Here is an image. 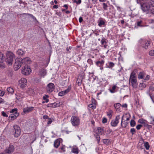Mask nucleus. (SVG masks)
I'll list each match as a JSON object with an SVG mask.
<instances>
[{
    "mask_svg": "<svg viewBox=\"0 0 154 154\" xmlns=\"http://www.w3.org/2000/svg\"><path fill=\"white\" fill-rule=\"evenodd\" d=\"M105 23V22L102 20H100L99 22L98 26L101 27L102 25H104Z\"/></svg>",
    "mask_w": 154,
    "mask_h": 154,
    "instance_id": "nucleus-38",
    "label": "nucleus"
},
{
    "mask_svg": "<svg viewBox=\"0 0 154 154\" xmlns=\"http://www.w3.org/2000/svg\"><path fill=\"white\" fill-rule=\"evenodd\" d=\"M71 121L72 125L74 126H77L80 124V119L78 117L76 116H72Z\"/></svg>",
    "mask_w": 154,
    "mask_h": 154,
    "instance_id": "nucleus-7",
    "label": "nucleus"
},
{
    "mask_svg": "<svg viewBox=\"0 0 154 154\" xmlns=\"http://www.w3.org/2000/svg\"><path fill=\"white\" fill-rule=\"evenodd\" d=\"M26 51L21 50L19 49L17 52V54L20 56H23L25 53Z\"/></svg>",
    "mask_w": 154,
    "mask_h": 154,
    "instance_id": "nucleus-20",
    "label": "nucleus"
},
{
    "mask_svg": "<svg viewBox=\"0 0 154 154\" xmlns=\"http://www.w3.org/2000/svg\"><path fill=\"white\" fill-rule=\"evenodd\" d=\"M120 119L119 115L116 116L115 119L112 120L110 123L112 127L116 126L119 122V120Z\"/></svg>",
    "mask_w": 154,
    "mask_h": 154,
    "instance_id": "nucleus-10",
    "label": "nucleus"
},
{
    "mask_svg": "<svg viewBox=\"0 0 154 154\" xmlns=\"http://www.w3.org/2000/svg\"><path fill=\"white\" fill-rule=\"evenodd\" d=\"M142 126L143 125H138L136 127V129L138 130H139L141 128Z\"/></svg>",
    "mask_w": 154,
    "mask_h": 154,
    "instance_id": "nucleus-52",
    "label": "nucleus"
},
{
    "mask_svg": "<svg viewBox=\"0 0 154 154\" xmlns=\"http://www.w3.org/2000/svg\"><path fill=\"white\" fill-rule=\"evenodd\" d=\"M72 152L74 153L78 154L79 153L78 149L77 148H73L72 149Z\"/></svg>",
    "mask_w": 154,
    "mask_h": 154,
    "instance_id": "nucleus-43",
    "label": "nucleus"
},
{
    "mask_svg": "<svg viewBox=\"0 0 154 154\" xmlns=\"http://www.w3.org/2000/svg\"><path fill=\"white\" fill-rule=\"evenodd\" d=\"M46 74V70L43 69L42 70L41 75L43 76H44Z\"/></svg>",
    "mask_w": 154,
    "mask_h": 154,
    "instance_id": "nucleus-48",
    "label": "nucleus"
},
{
    "mask_svg": "<svg viewBox=\"0 0 154 154\" xmlns=\"http://www.w3.org/2000/svg\"><path fill=\"white\" fill-rule=\"evenodd\" d=\"M49 119H50V120L48 121V123H47V124L48 125L51 124L52 122V121L51 120V119L50 118Z\"/></svg>",
    "mask_w": 154,
    "mask_h": 154,
    "instance_id": "nucleus-64",
    "label": "nucleus"
},
{
    "mask_svg": "<svg viewBox=\"0 0 154 154\" xmlns=\"http://www.w3.org/2000/svg\"><path fill=\"white\" fill-rule=\"evenodd\" d=\"M125 118L126 119V121H128L129 120L130 118L131 117V116L129 114H126L124 115Z\"/></svg>",
    "mask_w": 154,
    "mask_h": 154,
    "instance_id": "nucleus-34",
    "label": "nucleus"
},
{
    "mask_svg": "<svg viewBox=\"0 0 154 154\" xmlns=\"http://www.w3.org/2000/svg\"><path fill=\"white\" fill-rule=\"evenodd\" d=\"M49 48H50V55H51V53L52 52V51H51L52 47H51V46L50 43H49Z\"/></svg>",
    "mask_w": 154,
    "mask_h": 154,
    "instance_id": "nucleus-61",
    "label": "nucleus"
},
{
    "mask_svg": "<svg viewBox=\"0 0 154 154\" xmlns=\"http://www.w3.org/2000/svg\"><path fill=\"white\" fill-rule=\"evenodd\" d=\"M10 113L12 114H19L17 112V108H14L12 109L10 112Z\"/></svg>",
    "mask_w": 154,
    "mask_h": 154,
    "instance_id": "nucleus-31",
    "label": "nucleus"
},
{
    "mask_svg": "<svg viewBox=\"0 0 154 154\" xmlns=\"http://www.w3.org/2000/svg\"><path fill=\"white\" fill-rule=\"evenodd\" d=\"M7 91L10 94H12L14 92V90L12 88L9 87L7 89Z\"/></svg>",
    "mask_w": 154,
    "mask_h": 154,
    "instance_id": "nucleus-30",
    "label": "nucleus"
},
{
    "mask_svg": "<svg viewBox=\"0 0 154 154\" xmlns=\"http://www.w3.org/2000/svg\"><path fill=\"white\" fill-rule=\"evenodd\" d=\"M145 73L143 72H141L139 73L138 76V79H142L143 80L144 76H145Z\"/></svg>",
    "mask_w": 154,
    "mask_h": 154,
    "instance_id": "nucleus-19",
    "label": "nucleus"
},
{
    "mask_svg": "<svg viewBox=\"0 0 154 154\" xmlns=\"http://www.w3.org/2000/svg\"><path fill=\"white\" fill-rule=\"evenodd\" d=\"M4 100L3 99L0 97V103H4Z\"/></svg>",
    "mask_w": 154,
    "mask_h": 154,
    "instance_id": "nucleus-60",
    "label": "nucleus"
},
{
    "mask_svg": "<svg viewBox=\"0 0 154 154\" xmlns=\"http://www.w3.org/2000/svg\"><path fill=\"white\" fill-rule=\"evenodd\" d=\"M74 2H75L77 4H80L81 2V0H78V1L75 0Z\"/></svg>",
    "mask_w": 154,
    "mask_h": 154,
    "instance_id": "nucleus-56",
    "label": "nucleus"
},
{
    "mask_svg": "<svg viewBox=\"0 0 154 154\" xmlns=\"http://www.w3.org/2000/svg\"><path fill=\"white\" fill-rule=\"evenodd\" d=\"M145 85L143 83H141L139 85V88L140 89H142L143 88H145Z\"/></svg>",
    "mask_w": 154,
    "mask_h": 154,
    "instance_id": "nucleus-36",
    "label": "nucleus"
},
{
    "mask_svg": "<svg viewBox=\"0 0 154 154\" xmlns=\"http://www.w3.org/2000/svg\"><path fill=\"white\" fill-rule=\"evenodd\" d=\"M31 72V70L28 65H25L23 67L22 70V73L25 75H29Z\"/></svg>",
    "mask_w": 154,
    "mask_h": 154,
    "instance_id": "nucleus-8",
    "label": "nucleus"
},
{
    "mask_svg": "<svg viewBox=\"0 0 154 154\" xmlns=\"http://www.w3.org/2000/svg\"><path fill=\"white\" fill-rule=\"evenodd\" d=\"M19 114H11L8 117V120L9 122H11L16 119L19 116Z\"/></svg>",
    "mask_w": 154,
    "mask_h": 154,
    "instance_id": "nucleus-14",
    "label": "nucleus"
},
{
    "mask_svg": "<svg viewBox=\"0 0 154 154\" xmlns=\"http://www.w3.org/2000/svg\"><path fill=\"white\" fill-rule=\"evenodd\" d=\"M147 2L151 7H154V0H148Z\"/></svg>",
    "mask_w": 154,
    "mask_h": 154,
    "instance_id": "nucleus-32",
    "label": "nucleus"
},
{
    "mask_svg": "<svg viewBox=\"0 0 154 154\" xmlns=\"http://www.w3.org/2000/svg\"><path fill=\"white\" fill-rule=\"evenodd\" d=\"M14 150V146L12 145H10L8 148L5 150V152L6 153L9 154L12 152Z\"/></svg>",
    "mask_w": 154,
    "mask_h": 154,
    "instance_id": "nucleus-15",
    "label": "nucleus"
},
{
    "mask_svg": "<svg viewBox=\"0 0 154 154\" xmlns=\"http://www.w3.org/2000/svg\"><path fill=\"white\" fill-rule=\"evenodd\" d=\"M83 20L82 17H80L79 19V22L80 23H81V22H82L83 21Z\"/></svg>",
    "mask_w": 154,
    "mask_h": 154,
    "instance_id": "nucleus-63",
    "label": "nucleus"
},
{
    "mask_svg": "<svg viewBox=\"0 0 154 154\" xmlns=\"http://www.w3.org/2000/svg\"><path fill=\"white\" fill-rule=\"evenodd\" d=\"M33 107H27L23 109V112L24 113L29 112L32 111L33 110Z\"/></svg>",
    "mask_w": 154,
    "mask_h": 154,
    "instance_id": "nucleus-16",
    "label": "nucleus"
},
{
    "mask_svg": "<svg viewBox=\"0 0 154 154\" xmlns=\"http://www.w3.org/2000/svg\"><path fill=\"white\" fill-rule=\"evenodd\" d=\"M149 54L151 56H154V50H152L149 52Z\"/></svg>",
    "mask_w": 154,
    "mask_h": 154,
    "instance_id": "nucleus-49",
    "label": "nucleus"
},
{
    "mask_svg": "<svg viewBox=\"0 0 154 154\" xmlns=\"http://www.w3.org/2000/svg\"><path fill=\"white\" fill-rule=\"evenodd\" d=\"M87 62L90 65H92L93 64V60L91 59H88Z\"/></svg>",
    "mask_w": 154,
    "mask_h": 154,
    "instance_id": "nucleus-47",
    "label": "nucleus"
},
{
    "mask_svg": "<svg viewBox=\"0 0 154 154\" xmlns=\"http://www.w3.org/2000/svg\"><path fill=\"white\" fill-rule=\"evenodd\" d=\"M136 131L134 128H132L130 130V132L133 134L136 132Z\"/></svg>",
    "mask_w": 154,
    "mask_h": 154,
    "instance_id": "nucleus-50",
    "label": "nucleus"
},
{
    "mask_svg": "<svg viewBox=\"0 0 154 154\" xmlns=\"http://www.w3.org/2000/svg\"><path fill=\"white\" fill-rule=\"evenodd\" d=\"M139 43L140 45L143 48L147 49L150 45V41L145 39L141 38L139 40Z\"/></svg>",
    "mask_w": 154,
    "mask_h": 154,
    "instance_id": "nucleus-5",
    "label": "nucleus"
},
{
    "mask_svg": "<svg viewBox=\"0 0 154 154\" xmlns=\"http://www.w3.org/2000/svg\"><path fill=\"white\" fill-rule=\"evenodd\" d=\"M5 57L4 54L0 52V63H3L5 61Z\"/></svg>",
    "mask_w": 154,
    "mask_h": 154,
    "instance_id": "nucleus-21",
    "label": "nucleus"
},
{
    "mask_svg": "<svg viewBox=\"0 0 154 154\" xmlns=\"http://www.w3.org/2000/svg\"><path fill=\"white\" fill-rule=\"evenodd\" d=\"M107 43V40L105 38H103L101 40V43L102 45H103V47L105 48H106L107 46L106 45Z\"/></svg>",
    "mask_w": 154,
    "mask_h": 154,
    "instance_id": "nucleus-17",
    "label": "nucleus"
},
{
    "mask_svg": "<svg viewBox=\"0 0 154 154\" xmlns=\"http://www.w3.org/2000/svg\"><path fill=\"white\" fill-rule=\"evenodd\" d=\"M82 82V80H80L79 79H77L76 82V83L79 86H80L81 85Z\"/></svg>",
    "mask_w": 154,
    "mask_h": 154,
    "instance_id": "nucleus-44",
    "label": "nucleus"
},
{
    "mask_svg": "<svg viewBox=\"0 0 154 154\" xmlns=\"http://www.w3.org/2000/svg\"><path fill=\"white\" fill-rule=\"evenodd\" d=\"M150 76L149 75H147L146 77H144L143 80H142L143 82H146L149 80V79Z\"/></svg>",
    "mask_w": 154,
    "mask_h": 154,
    "instance_id": "nucleus-41",
    "label": "nucleus"
},
{
    "mask_svg": "<svg viewBox=\"0 0 154 154\" xmlns=\"http://www.w3.org/2000/svg\"><path fill=\"white\" fill-rule=\"evenodd\" d=\"M6 58H5V61L8 65H11L12 64L14 59L15 58L14 54L10 51H7L6 53Z\"/></svg>",
    "mask_w": 154,
    "mask_h": 154,
    "instance_id": "nucleus-2",
    "label": "nucleus"
},
{
    "mask_svg": "<svg viewBox=\"0 0 154 154\" xmlns=\"http://www.w3.org/2000/svg\"><path fill=\"white\" fill-rule=\"evenodd\" d=\"M59 103H54L52 104V107L53 108H55L57 107L58 106H59L60 105H59Z\"/></svg>",
    "mask_w": 154,
    "mask_h": 154,
    "instance_id": "nucleus-42",
    "label": "nucleus"
},
{
    "mask_svg": "<svg viewBox=\"0 0 154 154\" xmlns=\"http://www.w3.org/2000/svg\"><path fill=\"white\" fill-rule=\"evenodd\" d=\"M2 115L4 117H8V115L5 112H2Z\"/></svg>",
    "mask_w": 154,
    "mask_h": 154,
    "instance_id": "nucleus-53",
    "label": "nucleus"
},
{
    "mask_svg": "<svg viewBox=\"0 0 154 154\" xmlns=\"http://www.w3.org/2000/svg\"><path fill=\"white\" fill-rule=\"evenodd\" d=\"M103 8L105 10H107V5H106V4L105 3H103Z\"/></svg>",
    "mask_w": 154,
    "mask_h": 154,
    "instance_id": "nucleus-54",
    "label": "nucleus"
},
{
    "mask_svg": "<svg viewBox=\"0 0 154 154\" xmlns=\"http://www.w3.org/2000/svg\"><path fill=\"white\" fill-rule=\"evenodd\" d=\"M22 61L23 63H24V64H26L28 63H30V62L29 58L28 57L22 59Z\"/></svg>",
    "mask_w": 154,
    "mask_h": 154,
    "instance_id": "nucleus-25",
    "label": "nucleus"
},
{
    "mask_svg": "<svg viewBox=\"0 0 154 154\" xmlns=\"http://www.w3.org/2000/svg\"><path fill=\"white\" fill-rule=\"evenodd\" d=\"M60 139H57L55 140L54 144V147L56 148H57L60 146Z\"/></svg>",
    "mask_w": 154,
    "mask_h": 154,
    "instance_id": "nucleus-18",
    "label": "nucleus"
},
{
    "mask_svg": "<svg viewBox=\"0 0 154 154\" xmlns=\"http://www.w3.org/2000/svg\"><path fill=\"white\" fill-rule=\"evenodd\" d=\"M102 122L103 123H106L107 122V119L105 118H103L102 120Z\"/></svg>",
    "mask_w": 154,
    "mask_h": 154,
    "instance_id": "nucleus-57",
    "label": "nucleus"
},
{
    "mask_svg": "<svg viewBox=\"0 0 154 154\" xmlns=\"http://www.w3.org/2000/svg\"><path fill=\"white\" fill-rule=\"evenodd\" d=\"M113 111L111 110H109L107 113V116L111 118L112 115Z\"/></svg>",
    "mask_w": 154,
    "mask_h": 154,
    "instance_id": "nucleus-29",
    "label": "nucleus"
},
{
    "mask_svg": "<svg viewBox=\"0 0 154 154\" xmlns=\"http://www.w3.org/2000/svg\"><path fill=\"white\" fill-rule=\"evenodd\" d=\"M117 87V86L116 85H114L112 87V88L111 89H110L109 90L110 92L112 93H114L115 92H116V91L115 90L116 88Z\"/></svg>",
    "mask_w": 154,
    "mask_h": 154,
    "instance_id": "nucleus-27",
    "label": "nucleus"
},
{
    "mask_svg": "<svg viewBox=\"0 0 154 154\" xmlns=\"http://www.w3.org/2000/svg\"><path fill=\"white\" fill-rule=\"evenodd\" d=\"M123 122L122 123V126H121V127L125 128L128 125V123L127 122Z\"/></svg>",
    "mask_w": 154,
    "mask_h": 154,
    "instance_id": "nucleus-45",
    "label": "nucleus"
},
{
    "mask_svg": "<svg viewBox=\"0 0 154 154\" xmlns=\"http://www.w3.org/2000/svg\"><path fill=\"white\" fill-rule=\"evenodd\" d=\"M114 63L111 62H108V63L106 64L107 67L109 69H112L114 66Z\"/></svg>",
    "mask_w": 154,
    "mask_h": 154,
    "instance_id": "nucleus-22",
    "label": "nucleus"
},
{
    "mask_svg": "<svg viewBox=\"0 0 154 154\" xmlns=\"http://www.w3.org/2000/svg\"><path fill=\"white\" fill-rule=\"evenodd\" d=\"M22 61V59L21 58H17L15 60V62L14 64V70L16 71L23 64Z\"/></svg>",
    "mask_w": 154,
    "mask_h": 154,
    "instance_id": "nucleus-6",
    "label": "nucleus"
},
{
    "mask_svg": "<svg viewBox=\"0 0 154 154\" xmlns=\"http://www.w3.org/2000/svg\"><path fill=\"white\" fill-rule=\"evenodd\" d=\"M104 63V61L103 60H102L101 61H98L96 62V65L98 66H103Z\"/></svg>",
    "mask_w": 154,
    "mask_h": 154,
    "instance_id": "nucleus-23",
    "label": "nucleus"
},
{
    "mask_svg": "<svg viewBox=\"0 0 154 154\" xmlns=\"http://www.w3.org/2000/svg\"><path fill=\"white\" fill-rule=\"evenodd\" d=\"M142 23V21H138L137 23V26H142V25H141V24Z\"/></svg>",
    "mask_w": 154,
    "mask_h": 154,
    "instance_id": "nucleus-58",
    "label": "nucleus"
},
{
    "mask_svg": "<svg viewBox=\"0 0 154 154\" xmlns=\"http://www.w3.org/2000/svg\"><path fill=\"white\" fill-rule=\"evenodd\" d=\"M54 85L53 83H49L48 84L47 87V91L48 93H50L52 92L54 89Z\"/></svg>",
    "mask_w": 154,
    "mask_h": 154,
    "instance_id": "nucleus-11",
    "label": "nucleus"
},
{
    "mask_svg": "<svg viewBox=\"0 0 154 154\" xmlns=\"http://www.w3.org/2000/svg\"><path fill=\"white\" fill-rule=\"evenodd\" d=\"M88 106L89 107L93 109L95 108V106L92 104H90L88 105Z\"/></svg>",
    "mask_w": 154,
    "mask_h": 154,
    "instance_id": "nucleus-55",
    "label": "nucleus"
},
{
    "mask_svg": "<svg viewBox=\"0 0 154 154\" xmlns=\"http://www.w3.org/2000/svg\"><path fill=\"white\" fill-rule=\"evenodd\" d=\"M149 91H154V83L152 84L149 88Z\"/></svg>",
    "mask_w": 154,
    "mask_h": 154,
    "instance_id": "nucleus-46",
    "label": "nucleus"
},
{
    "mask_svg": "<svg viewBox=\"0 0 154 154\" xmlns=\"http://www.w3.org/2000/svg\"><path fill=\"white\" fill-rule=\"evenodd\" d=\"M144 146L146 150H148L149 149L150 146L148 142H146L144 143Z\"/></svg>",
    "mask_w": 154,
    "mask_h": 154,
    "instance_id": "nucleus-35",
    "label": "nucleus"
},
{
    "mask_svg": "<svg viewBox=\"0 0 154 154\" xmlns=\"http://www.w3.org/2000/svg\"><path fill=\"white\" fill-rule=\"evenodd\" d=\"M149 13L154 14V8L150 9L149 11Z\"/></svg>",
    "mask_w": 154,
    "mask_h": 154,
    "instance_id": "nucleus-51",
    "label": "nucleus"
},
{
    "mask_svg": "<svg viewBox=\"0 0 154 154\" xmlns=\"http://www.w3.org/2000/svg\"><path fill=\"white\" fill-rule=\"evenodd\" d=\"M114 107L116 109L117 111L118 112H120L121 111L120 110L119 108L121 106V104L119 103H117L116 104H115L114 105Z\"/></svg>",
    "mask_w": 154,
    "mask_h": 154,
    "instance_id": "nucleus-24",
    "label": "nucleus"
},
{
    "mask_svg": "<svg viewBox=\"0 0 154 154\" xmlns=\"http://www.w3.org/2000/svg\"><path fill=\"white\" fill-rule=\"evenodd\" d=\"M137 2L138 4H140L141 10L143 12L146 13H149V11L151 7L148 2H142L140 0H137Z\"/></svg>",
    "mask_w": 154,
    "mask_h": 154,
    "instance_id": "nucleus-1",
    "label": "nucleus"
},
{
    "mask_svg": "<svg viewBox=\"0 0 154 154\" xmlns=\"http://www.w3.org/2000/svg\"><path fill=\"white\" fill-rule=\"evenodd\" d=\"M129 83H130L132 87L134 88L137 87L138 83L136 76V73L134 72H132L131 74L129 80Z\"/></svg>",
    "mask_w": 154,
    "mask_h": 154,
    "instance_id": "nucleus-3",
    "label": "nucleus"
},
{
    "mask_svg": "<svg viewBox=\"0 0 154 154\" xmlns=\"http://www.w3.org/2000/svg\"><path fill=\"white\" fill-rule=\"evenodd\" d=\"M71 85L69 86L68 88L65 90L64 91H62L60 92L58 94V95L59 96H62L67 94L69 91L71 90Z\"/></svg>",
    "mask_w": 154,
    "mask_h": 154,
    "instance_id": "nucleus-12",
    "label": "nucleus"
},
{
    "mask_svg": "<svg viewBox=\"0 0 154 154\" xmlns=\"http://www.w3.org/2000/svg\"><path fill=\"white\" fill-rule=\"evenodd\" d=\"M43 118L44 119H49L48 116L47 115H44L43 116Z\"/></svg>",
    "mask_w": 154,
    "mask_h": 154,
    "instance_id": "nucleus-62",
    "label": "nucleus"
},
{
    "mask_svg": "<svg viewBox=\"0 0 154 154\" xmlns=\"http://www.w3.org/2000/svg\"><path fill=\"white\" fill-rule=\"evenodd\" d=\"M103 142L104 144H108L110 142V140L109 139H104L103 140Z\"/></svg>",
    "mask_w": 154,
    "mask_h": 154,
    "instance_id": "nucleus-39",
    "label": "nucleus"
},
{
    "mask_svg": "<svg viewBox=\"0 0 154 154\" xmlns=\"http://www.w3.org/2000/svg\"><path fill=\"white\" fill-rule=\"evenodd\" d=\"M94 136L95 137L96 139H97V143L99 144L100 140L99 135L95 133H94Z\"/></svg>",
    "mask_w": 154,
    "mask_h": 154,
    "instance_id": "nucleus-26",
    "label": "nucleus"
},
{
    "mask_svg": "<svg viewBox=\"0 0 154 154\" xmlns=\"http://www.w3.org/2000/svg\"><path fill=\"white\" fill-rule=\"evenodd\" d=\"M12 132L13 134L15 137H18L20 135L21 133L20 127L17 125H14L13 126Z\"/></svg>",
    "mask_w": 154,
    "mask_h": 154,
    "instance_id": "nucleus-4",
    "label": "nucleus"
},
{
    "mask_svg": "<svg viewBox=\"0 0 154 154\" xmlns=\"http://www.w3.org/2000/svg\"><path fill=\"white\" fill-rule=\"evenodd\" d=\"M94 133L99 135H102L104 134V131L102 128L98 127L97 129L94 130Z\"/></svg>",
    "mask_w": 154,
    "mask_h": 154,
    "instance_id": "nucleus-13",
    "label": "nucleus"
},
{
    "mask_svg": "<svg viewBox=\"0 0 154 154\" xmlns=\"http://www.w3.org/2000/svg\"><path fill=\"white\" fill-rule=\"evenodd\" d=\"M5 94L4 92L0 90V96H3Z\"/></svg>",
    "mask_w": 154,
    "mask_h": 154,
    "instance_id": "nucleus-59",
    "label": "nucleus"
},
{
    "mask_svg": "<svg viewBox=\"0 0 154 154\" xmlns=\"http://www.w3.org/2000/svg\"><path fill=\"white\" fill-rule=\"evenodd\" d=\"M26 93L29 95H30L33 94V91L32 89L29 88L26 91Z\"/></svg>",
    "mask_w": 154,
    "mask_h": 154,
    "instance_id": "nucleus-33",
    "label": "nucleus"
},
{
    "mask_svg": "<svg viewBox=\"0 0 154 154\" xmlns=\"http://www.w3.org/2000/svg\"><path fill=\"white\" fill-rule=\"evenodd\" d=\"M21 15H28L30 17H31L32 19H33L34 20L37 21V20L36 18L32 14H29V13H23Z\"/></svg>",
    "mask_w": 154,
    "mask_h": 154,
    "instance_id": "nucleus-28",
    "label": "nucleus"
},
{
    "mask_svg": "<svg viewBox=\"0 0 154 154\" xmlns=\"http://www.w3.org/2000/svg\"><path fill=\"white\" fill-rule=\"evenodd\" d=\"M48 97V95H45L43 97V99L45 100V102L46 103H48L49 101L48 99H47Z\"/></svg>",
    "mask_w": 154,
    "mask_h": 154,
    "instance_id": "nucleus-40",
    "label": "nucleus"
},
{
    "mask_svg": "<svg viewBox=\"0 0 154 154\" xmlns=\"http://www.w3.org/2000/svg\"><path fill=\"white\" fill-rule=\"evenodd\" d=\"M130 125L131 127H134L136 125V122L134 120H131L130 122Z\"/></svg>",
    "mask_w": 154,
    "mask_h": 154,
    "instance_id": "nucleus-37",
    "label": "nucleus"
},
{
    "mask_svg": "<svg viewBox=\"0 0 154 154\" xmlns=\"http://www.w3.org/2000/svg\"><path fill=\"white\" fill-rule=\"evenodd\" d=\"M27 84V80L24 78H22L18 82V84L21 88H23L26 86Z\"/></svg>",
    "mask_w": 154,
    "mask_h": 154,
    "instance_id": "nucleus-9",
    "label": "nucleus"
}]
</instances>
